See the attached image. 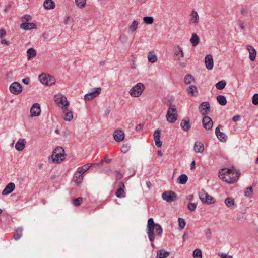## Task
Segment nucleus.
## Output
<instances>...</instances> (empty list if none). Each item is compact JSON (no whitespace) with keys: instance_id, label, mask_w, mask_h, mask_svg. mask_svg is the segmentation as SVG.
Segmentation results:
<instances>
[{"instance_id":"nucleus-1","label":"nucleus","mask_w":258,"mask_h":258,"mask_svg":"<svg viewBox=\"0 0 258 258\" xmlns=\"http://www.w3.org/2000/svg\"><path fill=\"white\" fill-rule=\"evenodd\" d=\"M240 173L234 169L222 168L219 172V177L222 180L231 184L238 179Z\"/></svg>"},{"instance_id":"nucleus-2","label":"nucleus","mask_w":258,"mask_h":258,"mask_svg":"<svg viewBox=\"0 0 258 258\" xmlns=\"http://www.w3.org/2000/svg\"><path fill=\"white\" fill-rule=\"evenodd\" d=\"M155 230L157 235L161 237L163 233V229L161 226L158 223H155L153 218H150L148 219L147 226V234L149 240L153 242L155 239V235L154 230Z\"/></svg>"},{"instance_id":"nucleus-3","label":"nucleus","mask_w":258,"mask_h":258,"mask_svg":"<svg viewBox=\"0 0 258 258\" xmlns=\"http://www.w3.org/2000/svg\"><path fill=\"white\" fill-rule=\"evenodd\" d=\"M53 163H60L64 159V151L61 147H57L53 151L51 155Z\"/></svg>"},{"instance_id":"nucleus-4","label":"nucleus","mask_w":258,"mask_h":258,"mask_svg":"<svg viewBox=\"0 0 258 258\" xmlns=\"http://www.w3.org/2000/svg\"><path fill=\"white\" fill-rule=\"evenodd\" d=\"M177 116L176 106L171 103L166 114L167 121L170 123H174L177 120Z\"/></svg>"},{"instance_id":"nucleus-5","label":"nucleus","mask_w":258,"mask_h":258,"mask_svg":"<svg viewBox=\"0 0 258 258\" xmlns=\"http://www.w3.org/2000/svg\"><path fill=\"white\" fill-rule=\"evenodd\" d=\"M144 89V85L142 83H138L132 87L129 91V94L133 97H138L141 95Z\"/></svg>"},{"instance_id":"nucleus-6","label":"nucleus","mask_w":258,"mask_h":258,"mask_svg":"<svg viewBox=\"0 0 258 258\" xmlns=\"http://www.w3.org/2000/svg\"><path fill=\"white\" fill-rule=\"evenodd\" d=\"M54 100L58 106L61 107V109L69 106L70 103L67 97L62 94H55L54 96Z\"/></svg>"},{"instance_id":"nucleus-7","label":"nucleus","mask_w":258,"mask_h":258,"mask_svg":"<svg viewBox=\"0 0 258 258\" xmlns=\"http://www.w3.org/2000/svg\"><path fill=\"white\" fill-rule=\"evenodd\" d=\"M200 200L205 204H211L215 202V198L209 195L205 190H201L199 193Z\"/></svg>"},{"instance_id":"nucleus-8","label":"nucleus","mask_w":258,"mask_h":258,"mask_svg":"<svg viewBox=\"0 0 258 258\" xmlns=\"http://www.w3.org/2000/svg\"><path fill=\"white\" fill-rule=\"evenodd\" d=\"M38 79L42 84L45 85L51 86L54 84L55 82L54 78L49 74H41L39 76Z\"/></svg>"},{"instance_id":"nucleus-9","label":"nucleus","mask_w":258,"mask_h":258,"mask_svg":"<svg viewBox=\"0 0 258 258\" xmlns=\"http://www.w3.org/2000/svg\"><path fill=\"white\" fill-rule=\"evenodd\" d=\"M101 91V88L100 87L93 88L91 92L87 93L84 96V99L86 101H89L93 99L100 94Z\"/></svg>"},{"instance_id":"nucleus-10","label":"nucleus","mask_w":258,"mask_h":258,"mask_svg":"<svg viewBox=\"0 0 258 258\" xmlns=\"http://www.w3.org/2000/svg\"><path fill=\"white\" fill-rule=\"evenodd\" d=\"M9 90L12 94L18 95L22 91V86L19 83L14 82L10 85Z\"/></svg>"},{"instance_id":"nucleus-11","label":"nucleus","mask_w":258,"mask_h":258,"mask_svg":"<svg viewBox=\"0 0 258 258\" xmlns=\"http://www.w3.org/2000/svg\"><path fill=\"white\" fill-rule=\"evenodd\" d=\"M199 111L202 115L209 114L210 112V106L208 102H203L199 106Z\"/></svg>"},{"instance_id":"nucleus-12","label":"nucleus","mask_w":258,"mask_h":258,"mask_svg":"<svg viewBox=\"0 0 258 258\" xmlns=\"http://www.w3.org/2000/svg\"><path fill=\"white\" fill-rule=\"evenodd\" d=\"M162 197L163 200L166 201L167 202H172L175 201L177 195L173 191H167L162 194Z\"/></svg>"},{"instance_id":"nucleus-13","label":"nucleus","mask_w":258,"mask_h":258,"mask_svg":"<svg viewBox=\"0 0 258 258\" xmlns=\"http://www.w3.org/2000/svg\"><path fill=\"white\" fill-rule=\"evenodd\" d=\"M200 17L197 11L192 10L189 14V23L191 25H198L199 23Z\"/></svg>"},{"instance_id":"nucleus-14","label":"nucleus","mask_w":258,"mask_h":258,"mask_svg":"<svg viewBox=\"0 0 258 258\" xmlns=\"http://www.w3.org/2000/svg\"><path fill=\"white\" fill-rule=\"evenodd\" d=\"M41 113V109L40 105L37 103H34L30 109L31 117H36L40 115Z\"/></svg>"},{"instance_id":"nucleus-15","label":"nucleus","mask_w":258,"mask_h":258,"mask_svg":"<svg viewBox=\"0 0 258 258\" xmlns=\"http://www.w3.org/2000/svg\"><path fill=\"white\" fill-rule=\"evenodd\" d=\"M125 185L122 182L119 183L118 188L115 192V196L119 198H124L125 197V192L124 191Z\"/></svg>"},{"instance_id":"nucleus-16","label":"nucleus","mask_w":258,"mask_h":258,"mask_svg":"<svg viewBox=\"0 0 258 258\" xmlns=\"http://www.w3.org/2000/svg\"><path fill=\"white\" fill-rule=\"evenodd\" d=\"M202 123L204 127L208 131L211 130L213 125V122L212 119L208 116H205L203 117Z\"/></svg>"},{"instance_id":"nucleus-17","label":"nucleus","mask_w":258,"mask_h":258,"mask_svg":"<svg viewBox=\"0 0 258 258\" xmlns=\"http://www.w3.org/2000/svg\"><path fill=\"white\" fill-rule=\"evenodd\" d=\"M161 131L159 129L156 130L153 134V138L155 141V145L158 148L162 146V142L160 141Z\"/></svg>"},{"instance_id":"nucleus-18","label":"nucleus","mask_w":258,"mask_h":258,"mask_svg":"<svg viewBox=\"0 0 258 258\" xmlns=\"http://www.w3.org/2000/svg\"><path fill=\"white\" fill-rule=\"evenodd\" d=\"M180 126L184 131L188 132L189 131L191 128L189 118L188 117L184 118L180 123Z\"/></svg>"},{"instance_id":"nucleus-19","label":"nucleus","mask_w":258,"mask_h":258,"mask_svg":"<svg viewBox=\"0 0 258 258\" xmlns=\"http://www.w3.org/2000/svg\"><path fill=\"white\" fill-rule=\"evenodd\" d=\"M205 63L206 67L208 70H211L213 69L214 63L212 55L208 54L206 56L205 58Z\"/></svg>"},{"instance_id":"nucleus-20","label":"nucleus","mask_w":258,"mask_h":258,"mask_svg":"<svg viewBox=\"0 0 258 258\" xmlns=\"http://www.w3.org/2000/svg\"><path fill=\"white\" fill-rule=\"evenodd\" d=\"M69 107H65L62 109L63 113L64 114L63 119L67 121L72 120L73 117V112L71 110L68 109Z\"/></svg>"},{"instance_id":"nucleus-21","label":"nucleus","mask_w":258,"mask_h":258,"mask_svg":"<svg viewBox=\"0 0 258 258\" xmlns=\"http://www.w3.org/2000/svg\"><path fill=\"white\" fill-rule=\"evenodd\" d=\"M113 137L116 141L118 142H121L124 138V132L120 130H116L114 131Z\"/></svg>"},{"instance_id":"nucleus-22","label":"nucleus","mask_w":258,"mask_h":258,"mask_svg":"<svg viewBox=\"0 0 258 258\" xmlns=\"http://www.w3.org/2000/svg\"><path fill=\"white\" fill-rule=\"evenodd\" d=\"M15 185L13 182L9 183L7 185L4 190L2 191V195H7L11 193L15 189Z\"/></svg>"},{"instance_id":"nucleus-23","label":"nucleus","mask_w":258,"mask_h":258,"mask_svg":"<svg viewBox=\"0 0 258 258\" xmlns=\"http://www.w3.org/2000/svg\"><path fill=\"white\" fill-rule=\"evenodd\" d=\"M20 27L21 29L25 30H28L36 28V25L33 23L30 22H23L20 24Z\"/></svg>"},{"instance_id":"nucleus-24","label":"nucleus","mask_w":258,"mask_h":258,"mask_svg":"<svg viewBox=\"0 0 258 258\" xmlns=\"http://www.w3.org/2000/svg\"><path fill=\"white\" fill-rule=\"evenodd\" d=\"M26 142L25 139H19L15 145L16 149L22 151L25 148Z\"/></svg>"},{"instance_id":"nucleus-25","label":"nucleus","mask_w":258,"mask_h":258,"mask_svg":"<svg viewBox=\"0 0 258 258\" xmlns=\"http://www.w3.org/2000/svg\"><path fill=\"white\" fill-rule=\"evenodd\" d=\"M186 91L187 94L191 97L197 96L198 94V90L197 87L195 85L189 86L186 89Z\"/></svg>"},{"instance_id":"nucleus-26","label":"nucleus","mask_w":258,"mask_h":258,"mask_svg":"<svg viewBox=\"0 0 258 258\" xmlns=\"http://www.w3.org/2000/svg\"><path fill=\"white\" fill-rule=\"evenodd\" d=\"M194 151L197 153H202L204 152V144L200 142H196L194 147Z\"/></svg>"},{"instance_id":"nucleus-27","label":"nucleus","mask_w":258,"mask_h":258,"mask_svg":"<svg viewBox=\"0 0 258 258\" xmlns=\"http://www.w3.org/2000/svg\"><path fill=\"white\" fill-rule=\"evenodd\" d=\"M247 49L249 53V59L250 60H255L256 56V50L253 48V46L250 45L247 46Z\"/></svg>"},{"instance_id":"nucleus-28","label":"nucleus","mask_w":258,"mask_h":258,"mask_svg":"<svg viewBox=\"0 0 258 258\" xmlns=\"http://www.w3.org/2000/svg\"><path fill=\"white\" fill-rule=\"evenodd\" d=\"M225 204L230 209H234L235 208V201L234 199L231 197L226 198L225 200Z\"/></svg>"},{"instance_id":"nucleus-29","label":"nucleus","mask_w":258,"mask_h":258,"mask_svg":"<svg viewBox=\"0 0 258 258\" xmlns=\"http://www.w3.org/2000/svg\"><path fill=\"white\" fill-rule=\"evenodd\" d=\"M190 42L193 46H196L199 44L200 39L197 34L192 33L191 38L190 39Z\"/></svg>"},{"instance_id":"nucleus-30","label":"nucleus","mask_w":258,"mask_h":258,"mask_svg":"<svg viewBox=\"0 0 258 258\" xmlns=\"http://www.w3.org/2000/svg\"><path fill=\"white\" fill-rule=\"evenodd\" d=\"M43 6L46 9H52L55 7V5L52 0H45Z\"/></svg>"},{"instance_id":"nucleus-31","label":"nucleus","mask_w":258,"mask_h":258,"mask_svg":"<svg viewBox=\"0 0 258 258\" xmlns=\"http://www.w3.org/2000/svg\"><path fill=\"white\" fill-rule=\"evenodd\" d=\"M22 231L23 228L22 227H19L15 230L14 234V238L15 240H18L21 238L22 235Z\"/></svg>"},{"instance_id":"nucleus-32","label":"nucleus","mask_w":258,"mask_h":258,"mask_svg":"<svg viewBox=\"0 0 258 258\" xmlns=\"http://www.w3.org/2000/svg\"><path fill=\"white\" fill-rule=\"evenodd\" d=\"M138 22L137 20H134L132 22L131 25L128 27L127 32L128 33H133L137 29L138 26Z\"/></svg>"},{"instance_id":"nucleus-33","label":"nucleus","mask_w":258,"mask_h":258,"mask_svg":"<svg viewBox=\"0 0 258 258\" xmlns=\"http://www.w3.org/2000/svg\"><path fill=\"white\" fill-rule=\"evenodd\" d=\"M27 57L28 60H30L32 58H33L35 57L36 54V52L35 50L33 48H29L27 50Z\"/></svg>"},{"instance_id":"nucleus-34","label":"nucleus","mask_w":258,"mask_h":258,"mask_svg":"<svg viewBox=\"0 0 258 258\" xmlns=\"http://www.w3.org/2000/svg\"><path fill=\"white\" fill-rule=\"evenodd\" d=\"M83 174L77 170L74 175V181L77 183H80L83 180Z\"/></svg>"},{"instance_id":"nucleus-35","label":"nucleus","mask_w":258,"mask_h":258,"mask_svg":"<svg viewBox=\"0 0 258 258\" xmlns=\"http://www.w3.org/2000/svg\"><path fill=\"white\" fill-rule=\"evenodd\" d=\"M170 255V252L165 251L164 249H161L157 252V257L166 258Z\"/></svg>"},{"instance_id":"nucleus-36","label":"nucleus","mask_w":258,"mask_h":258,"mask_svg":"<svg viewBox=\"0 0 258 258\" xmlns=\"http://www.w3.org/2000/svg\"><path fill=\"white\" fill-rule=\"evenodd\" d=\"M217 100L221 105L224 106L227 104L226 98L223 95H219L217 96Z\"/></svg>"},{"instance_id":"nucleus-37","label":"nucleus","mask_w":258,"mask_h":258,"mask_svg":"<svg viewBox=\"0 0 258 258\" xmlns=\"http://www.w3.org/2000/svg\"><path fill=\"white\" fill-rule=\"evenodd\" d=\"M188 180V177L185 174L180 175L178 178V182L181 184H185Z\"/></svg>"},{"instance_id":"nucleus-38","label":"nucleus","mask_w":258,"mask_h":258,"mask_svg":"<svg viewBox=\"0 0 258 258\" xmlns=\"http://www.w3.org/2000/svg\"><path fill=\"white\" fill-rule=\"evenodd\" d=\"M194 80V77L190 74L186 75L184 78V83L186 85L190 84Z\"/></svg>"},{"instance_id":"nucleus-39","label":"nucleus","mask_w":258,"mask_h":258,"mask_svg":"<svg viewBox=\"0 0 258 258\" xmlns=\"http://www.w3.org/2000/svg\"><path fill=\"white\" fill-rule=\"evenodd\" d=\"M91 164H86L82 167L78 168L77 170L79 171V172L81 173L82 174H83L91 167Z\"/></svg>"},{"instance_id":"nucleus-40","label":"nucleus","mask_w":258,"mask_h":258,"mask_svg":"<svg viewBox=\"0 0 258 258\" xmlns=\"http://www.w3.org/2000/svg\"><path fill=\"white\" fill-rule=\"evenodd\" d=\"M177 49L178 50L175 52V55H176V56L178 57V59L180 60L181 58L184 57V54L182 51V49L180 46H177Z\"/></svg>"},{"instance_id":"nucleus-41","label":"nucleus","mask_w":258,"mask_h":258,"mask_svg":"<svg viewBox=\"0 0 258 258\" xmlns=\"http://www.w3.org/2000/svg\"><path fill=\"white\" fill-rule=\"evenodd\" d=\"M226 85V82L225 80H221L215 85L216 88L218 90H222L224 89Z\"/></svg>"},{"instance_id":"nucleus-42","label":"nucleus","mask_w":258,"mask_h":258,"mask_svg":"<svg viewBox=\"0 0 258 258\" xmlns=\"http://www.w3.org/2000/svg\"><path fill=\"white\" fill-rule=\"evenodd\" d=\"M147 58L148 61L151 63H154L156 62L158 59L157 55L151 53V52H149Z\"/></svg>"},{"instance_id":"nucleus-43","label":"nucleus","mask_w":258,"mask_h":258,"mask_svg":"<svg viewBox=\"0 0 258 258\" xmlns=\"http://www.w3.org/2000/svg\"><path fill=\"white\" fill-rule=\"evenodd\" d=\"M143 20L146 24H152L154 22V18L151 16H145Z\"/></svg>"},{"instance_id":"nucleus-44","label":"nucleus","mask_w":258,"mask_h":258,"mask_svg":"<svg viewBox=\"0 0 258 258\" xmlns=\"http://www.w3.org/2000/svg\"><path fill=\"white\" fill-rule=\"evenodd\" d=\"M83 201V199L81 197L77 198H73L72 199V203L75 206H79L81 205Z\"/></svg>"},{"instance_id":"nucleus-45","label":"nucleus","mask_w":258,"mask_h":258,"mask_svg":"<svg viewBox=\"0 0 258 258\" xmlns=\"http://www.w3.org/2000/svg\"><path fill=\"white\" fill-rule=\"evenodd\" d=\"M194 258H202V251L200 249H196L193 252Z\"/></svg>"},{"instance_id":"nucleus-46","label":"nucleus","mask_w":258,"mask_h":258,"mask_svg":"<svg viewBox=\"0 0 258 258\" xmlns=\"http://www.w3.org/2000/svg\"><path fill=\"white\" fill-rule=\"evenodd\" d=\"M217 137L219 139V140L222 142L226 141L227 138L226 134L223 132H221L220 133H219Z\"/></svg>"},{"instance_id":"nucleus-47","label":"nucleus","mask_w":258,"mask_h":258,"mask_svg":"<svg viewBox=\"0 0 258 258\" xmlns=\"http://www.w3.org/2000/svg\"><path fill=\"white\" fill-rule=\"evenodd\" d=\"M76 5L79 8H84L86 5V0H75Z\"/></svg>"},{"instance_id":"nucleus-48","label":"nucleus","mask_w":258,"mask_h":258,"mask_svg":"<svg viewBox=\"0 0 258 258\" xmlns=\"http://www.w3.org/2000/svg\"><path fill=\"white\" fill-rule=\"evenodd\" d=\"M185 222L184 220L181 218H178V225L180 229H183L185 226Z\"/></svg>"},{"instance_id":"nucleus-49","label":"nucleus","mask_w":258,"mask_h":258,"mask_svg":"<svg viewBox=\"0 0 258 258\" xmlns=\"http://www.w3.org/2000/svg\"><path fill=\"white\" fill-rule=\"evenodd\" d=\"M252 187H248L246 188L245 191H244V195L246 197H249L252 195Z\"/></svg>"},{"instance_id":"nucleus-50","label":"nucleus","mask_w":258,"mask_h":258,"mask_svg":"<svg viewBox=\"0 0 258 258\" xmlns=\"http://www.w3.org/2000/svg\"><path fill=\"white\" fill-rule=\"evenodd\" d=\"M187 207L190 211H194L197 208V204L193 203H189L187 205Z\"/></svg>"},{"instance_id":"nucleus-51","label":"nucleus","mask_w":258,"mask_h":258,"mask_svg":"<svg viewBox=\"0 0 258 258\" xmlns=\"http://www.w3.org/2000/svg\"><path fill=\"white\" fill-rule=\"evenodd\" d=\"M205 234L207 239H211L212 237V232L210 228H208L205 230Z\"/></svg>"},{"instance_id":"nucleus-52","label":"nucleus","mask_w":258,"mask_h":258,"mask_svg":"<svg viewBox=\"0 0 258 258\" xmlns=\"http://www.w3.org/2000/svg\"><path fill=\"white\" fill-rule=\"evenodd\" d=\"M32 17L30 15H25L23 17H22L21 20L23 22H26L31 20Z\"/></svg>"},{"instance_id":"nucleus-53","label":"nucleus","mask_w":258,"mask_h":258,"mask_svg":"<svg viewBox=\"0 0 258 258\" xmlns=\"http://www.w3.org/2000/svg\"><path fill=\"white\" fill-rule=\"evenodd\" d=\"M252 103L254 105L258 104V93H255L253 95L252 97Z\"/></svg>"},{"instance_id":"nucleus-54","label":"nucleus","mask_w":258,"mask_h":258,"mask_svg":"<svg viewBox=\"0 0 258 258\" xmlns=\"http://www.w3.org/2000/svg\"><path fill=\"white\" fill-rule=\"evenodd\" d=\"M119 40L122 43H126L127 40V37L125 34H122L120 36Z\"/></svg>"},{"instance_id":"nucleus-55","label":"nucleus","mask_w":258,"mask_h":258,"mask_svg":"<svg viewBox=\"0 0 258 258\" xmlns=\"http://www.w3.org/2000/svg\"><path fill=\"white\" fill-rule=\"evenodd\" d=\"M218 255L220 257V258H233L232 256L229 255L226 253H219Z\"/></svg>"},{"instance_id":"nucleus-56","label":"nucleus","mask_w":258,"mask_h":258,"mask_svg":"<svg viewBox=\"0 0 258 258\" xmlns=\"http://www.w3.org/2000/svg\"><path fill=\"white\" fill-rule=\"evenodd\" d=\"M72 21L73 19L70 17V16H68L66 17V18L64 20V23L65 24H68L72 22Z\"/></svg>"},{"instance_id":"nucleus-57","label":"nucleus","mask_w":258,"mask_h":258,"mask_svg":"<svg viewBox=\"0 0 258 258\" xmlns=\"http://www.w3.org/2000/svg\"><path fill=\"white\" fill-rule=\"evenodd\" d=\"M130 147L127 145H123L121 148V151L123 153H125L130 150Z\"/></svg>"},{"instance_id":"nucleus-58","label":"nucleus","mask_w":258,"mask_h":258,"mask_svg":"<svg viewBox=\"0 0 258 258\" xmlns=\"http://www.w3.org/2000/svg\"><path fill=\"white\" fill-rule=\"evenodd\" d=\"M6 35V32L3 29H0V38H4Z\"/></svg>"},{"instance_id":"nucleus-59","label":"nucleus","mask_w":258,"mask_h":258,"mask_svg":"<svg viewBox=\"0 0 258 258\" xmlns=\"http://www.w3.org/2000/svg\"><path fill=\"white\" fill-rule=\"evenodd\" d=\"M22 82L26 85H28L30 83V78L29 77L25 78L22 80Z\"/></svg>"},{"instance_id":"nucleus-60","label":"nucleus","mask_w":258,"mask_h":258,"mask_svg":"<svg viewBox=\"0 0 258 258\" xmlns=\"http://www.w3.org/2000/svg\"><path fill=\"white\" fill-rule=\"evenodd\" d=\"M13 5V2H10L9 4L6 7L5 9V12H8L10 7Z\"/></svg>"},{"instance_id":"nucleus-61","label":"nucleus","mask_w":258,"mask_h":258,"mask_svg":"<svg viewBox=\"0 0 258 258\" xmlns=\"http://www.w3.org/2000/svg\"><path fill=\"white\" fill-rule=\"evenodd\" d=\"M115 177L117 179H121L122 177V175L119 172H115Z\"/></svg>"},{"instance_id":"nucleus-62","label":"nucleus","mask_w":258,"mask_h":258,"mask_svg":"<svg viewBox=\"0 0 258 258\" xmlns=\"http://www.w3.org/2000/svg\"><path fill=\"white\" fill-rule=\"evenodd\" d=\"M240 115H236V116H234L233 118H232V120L234 122H237L239 120H240Z\"/></svg>"},{"instance_id":"nucleus-63","label":"nucleus","mask_w":258,"mask_h":258,"mask_svg":"<svg viewBox=\"0 0 258 258\" xmlns=\"http://www.w3.org/2000/svg\"><path fill=\"white\" fill-rule=\"evenodd\" d=\"M241 14H242L244 16H245L247 14V11L246 10V9L245 8H242L241 10Z\"/></svg>"},{"instance_id":"nucleus-64","label":"nucleus","mask_w":258,"mask_h":258,"mask_svg":"<svg viewBox=\"0 0 258 258\" xmlns=\"http://www.w3.org/2000/svg\"><path fill=\"white\" fill-rule=\"evenodd\" d=\"M196 162L195 161H192V162L190 164V169L194 170L196 168Z\"/></svg>"}]
</instances>
